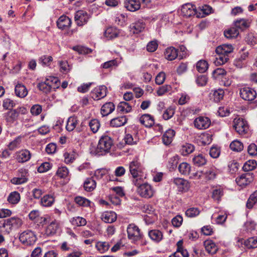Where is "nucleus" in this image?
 I'll return each mask as SVG.
<instances>
[{
    "mask_svg": "<svg viewBox=\"0 0 257 257\" xmlns=\"http://www.w3.org/2000/svg\"><path fill=\"white\" fill-rule=\"evenodd\" d=\"M129 169L133 178L132 182L134 185H138L139 182L146 178V175L144 173L145 169L138 161L131 162L130 164Z\"/></svg>",
    "mask_w": 257,
    "mask_h": 257,
    "instance_id": "nucleus-1",
    "label": "nucleus"
},
{
    "mask_svg": "<svg viewBox=\"0 0 257 257\" xmlns=\"http://www.w3.org/2000/svg\"><path fill=\"white\" fill-rule=\"evenodd\" d=\"M113 144V140L110 137L102 136L95 149V154L98 156L105 155L110 151Z\"/></svg>",
    "mask_w": 257,
    "mask_h": 257,
    "instance_id": "nucleus-2",
    "label": "nucleus"
},
{
    "mask_svg": "<svg viewBox=\"0 0 257 257\" xmlns=\"http://www.w3.org/2000/svg\"><path fill=\"white\" fill-rule=\"evenodd\" d=\"M144 179L139 182L138 185H135L137 187V192L142 197L149 199L152 197L155 191L153 187L148 183H143Z\"/></svg>",
    "mask_w": 257,
    "mask_h": 257,
    "instance_id": "nucleus-3",
    "label": "nucleus"
},
{
    "mask_svg": "<svg viewBox=\"0 0 257 257\" xmlns=\"http://www.w3.org/2000/svg\"><path fill=\"white\" fill-rule=\"evenodd\" d=\"M23 223L21 219L17 217H12L4 220L3 227L5 231L9 233L13 228L20 227Z\"/></svg>",
    "mask_w": 257,
    "mask_h": 257,
    "instance_id": "nucleus-4",
    "label": "nucleus"
},
{
    "mask_svg": "<svg viewBox=\"0 0 257 257\" xmlns=\"http://www.w3.org/2000/svg\"><path fill=\"white\" fill-rule=\"evenodd\" d=\"M19 239L24 244L31 245L35 242L37 238L33 231L28 230L21 233Z\"/></svg>",
    "mask_w": 257,
    "mask_h": 257,
    "instance_id": "nucleus-5",
    "label": "nucleus"
},
{
    "mask_svg": "<svg viewBox=\"0 0 257 257\" xmlns=\"http://www.w3.org/2000/svg\"><path fill=\"white\" fill-rule=\"evenodd\" d=\"M233 127L236 132L239 135L245 134L248 129L246 121L240 118L234 119Z\"/></svg>",
    "mask_w": 257,
    "mask_h": 257,
    "instance_id": "nucleus-6",
    "label": "nucleus"
},
{
    "mask_svg": "<svg viewBox=\"0 0 257 257\" xmlns=\"http://www.w3.org/2000/svg\"><path fill=\"white\" fill-rule=\"evenodd\" d=\"M31 153L27 149H22L15 153V158L20 163H24L29 161L31 158Z\"/></svg>",
    "mask_w": 257,
    "mask_h": 257,
    "instance_id": "nucleus-7",
    "label": "nucleus"
},
{
    "mask_svg": "<svg viewBox=\"0 0 257 257\" xmlns=\"http://www.w3.org/2000/svg\"><path fill=\"white\" fill-rule=\"evenodd\" d=\"M253 180V174L250 172H245L235 179L236 183L240 186L244 187L250 184Z\"/></svg>",
    "mask_w": 257,
    "mask_h": 257,
    "instance_id": "nucleus-8",
    "label": "nucleus"
},
{
    "mask_svg": "<svg viewBox=\"0 0 257 257\" xmlns=\"http://www.w3.org/2000/svg\"><path fill=\"white\" fill-rule=\"evenodd\" d=\"M128 237L134 240L139 239L142 236L139 227L134 224H130L127 228Z\"/></svg>",
    "mask_w": 257,
    "mask_h": 257,
    "instance_id": "nucleus-9",
    "label": "nucleus"
},
{
    "mask_svg": "<svg viewBox=\"0 0 257 257\" xmlns=\"http://www.w3.org/2000/svg\"><path fill=\"white\" fill-rule=\"evenodd\" d=\"M89 18L87 13L82 10H79L75 13L74 19L77 25L82 26L86 24Z\"/></svg>",
    "mask_w": 257,
    "mask_h": 257,
    "instance_id": "nucleus-10",
    "label": "nucleus"
},
{
    "mask_svg": "<svg viewBox=\"0 0 257 257\" xmlns=\"http://www.w3.org/2000/svg\"><path fill=\"white\" fill-rule=\"evenodd\" d=\"M240 95L242 99L245 100L252 101L256 96L255 91L249 87H245L240 89Z\"/></svg>",
    "mask_w": 257,
    "mask_h": 257,
    "instance_id": "nucleus-11",
    "label": "nucleus"
},
{
    "mask_svg": "<svg viewBox=\"0 0 257 257\" xmlns=\"http://www.w3.org/2000/svg\"><path fill=\"white\" fill-rule=\"evenodd\" d=\"M107 93V88L104 85L95 88L91 93L92 98L94 100H99L104 98Z\"/></svg>",
    "mask_w": 257,
    "mask_h": 257,
    "instance_id": "nucleus-12",
    "label": "nucleus"
},
{
    "mask_svg": "<svg viewBox=\"0 0 257 257\" xmlns=\"http://www.w3.org/2000/svg\"><path fill=\"white\" fill-rule=\"evenodd\" d=\"M210 119L204 116H199L197 117L194 121V124L197 128L199 130L206 129L210 125Z\"/></svg>",
    "mask_w": 257,
    "mask_h": 257,
    "instance_id": "nucleus-13",
    "label": "nucleus"
},
{
    "mask_svg": "<svg viewBox=\"0 0 257 257\" xmlns=\"http://www.w3.org/2000/svg\"><path fill=\"white\" fill-rule=\"evenodd\" d=\"M201 172L206 180H212L216 177L218 171L214 166H211L204 169Z\"/></svg>",
    "mask_w": 257,
    "mask_h": 257,
    "instance_id": "nucleus-14",
    "label": "nucleus"
},
{
    "mask_svg": "<svg viewBox=\"0 0 257 257\" xmlns=\"http://www.w3.org/2000/svg\"><path fill=\"white\" fill-rule=\"evenodd\" d=\"M124 6L128 11L135 12L140 9L141 2L140 0H125Z\"/></svg>",
    "mask_w": 257,
    "mask_h": 257,
    "instance_id": "nucleus-15",
    "label": "nucleus"
},
{
    "mask_svg": "<svg viewBox=\"0 0 257 257\" xmlns=\"http://www.w3.org/2000/svg\"><path fill=\"white\" fill-rule=\"evenodd\" d=\"M20 172L22 173L21 176L13 178L11 182L15 185H20L26 183L28 181V173L25 170L21 169Z\"/></svg>",
    "mask_w": 257,
    "mask_h": 257,
    "instance_id": "nucleus-16",
    "label": "nucleus"
},
{
    "mask_svg": "<svg viewBox=\"0 0 257 257\" xmlns=\"http://www.w3.org/2000/svg\"><path fill=\"white\" fill-rule=\"evenodd\" d=\"M250 23L251 21L249 19H239L234 22L233 25L238 30L243 31L250 27Z\"/></svg>",
    "mask_w": 257,
    "mask_h": 257,
    "instance_id": "nucleus-17",
    "label": "nucleus"
},
{
    "mask_svg": "<svg viewBox=\"0 0 257 257\" xmlns=\"http://www.w3.org/2000/svg\"><path fill=\"white\" fill-rule=\"evenodd\" d=\"M181 11L183 16L187 18L196 14V10L194 6L190 4H186L183 5Z\"/></svg>",
    "mask_w": 257,
    "mask_h": 257,
    "instance_id": "nucleus-18",
    "label": "nucleus"
},
{
    "mask_svg": "<svg viewBox=\"0 0 257 257\" xmlns=\"http://www.w3.org/2000/svg\"><path fill=\"white\" fill-rule=\"evenodd\" d=\"M146 24L143 20H139L130 25L131 31L133 34H139L145 28Z\"/></svg>",
    "mask_w": 257,
    "mask_h": 257,
    "instance_id": "nucleus-19",
    "label": "nucleus"
},
{
    "mask_svg": "<svg viewBox=\"0 0 257 257\" xmlns=\"http://www.w3.org/2000/svg\"><path fill=\"white\" fill-rule=\"evenodd\" d=\"M71 24V21L69 17L66 16H61L57 21V25L59 29L64 30L68 29Z\"/></svg>",
    "mask_w": 257,
    "mask_h": 257,
    "instance_id": "nucleus-20",
    "label": "nucleus"
},
{
    "mask_svg": "<svg viewBox=\"0 0 257 257\" xmlns=\"http://www.w3.org/2000/svg\"><path fill=\"white\" fill-rule=\"evenodd\" d=\"M117 216L116 213L111 211H105L101 216V218L102 221L105 223H111L115 221L116 219Z\"/></svg>",
    "mask_w": 257,
    "mask_h": 257,
    "instance_id": "nucleus-21",
    "label": "nucleus"
},
{
    "mask_svg": "<svg viewBox=\"0 0 257 257\" xmlns=\"http://www.w3.org/2000/svg\"><path fill=\"white\" fill-rule=\"evenodd\" d=\"M232 46L230 44H223L218 46L215 50L217 54H222L228 56V54L233 51Z\"/></svg>",
    "mask_w": 257,
    "mask_h": 257,
    "instance_id": "nucleus-22",
    "label": "nucleus"
},
{
    "mask_svg": "<svg viewBox=\"0 0 257 257\" xmlns=\"http://www.w3.org/2000/svg\"><path fill=\"white\" fill-rule=\"evenodd\" d=\"M164 55L167 60L172 61L178 56V50L173 47H170L166 49Z\"/></svg>",
    "mask_w": 257,
    "mask_h": 257,
    "instance_id": "nucleus-23",
    "label": "nucleus"
},
{
    "mask_svg": "<svg viewBox=\"0 0 257 257\" xmlns=\"http://www.w3.org/2000/svg\"><path fill=\"white\" fill-rule=\"evenodd\" d=\"M206 250L210 254L216 253L218 247L216 244L211 240H206L204 242Z\"/></svg>",
    "mask_w": 257,
    "mask_h": 257,
    "instance_id": "nucleus-24",
    "label": "nucleus"
},
{
    "mask_svg": "<svg viewBox=\"0 0 257 257\" xmlns=\"http://www.w3.org/2000/svg\"><path fill=\"white\" fill-rule=\"evenodd\" d=\"M119 31L115 27H110L106 29L104 36L108 39H113L118 37Z\"/></svg>",
    "mask_w": 257,
    "mask_h": 257,
    "instance_id": "nucleus-25",
    "label": "nucleus"
},
{
    "mask_svg": "<svg viewBox=\"0 0 257 257\" xmlns=\"http://www.w3.org/2000/svg\"><path fill=\"white\" fill-rule=\"evenodd\" d=\"M15 91L16 95L20 98H24L28 94L27 89L24 85L21 83L16 85Z\"/></svg>",
    "mask_w": 257,
    "mask_h": 257,
    "instance_id": "nucleus-26",
    "label": "nucleus"
},
{
    "mask_svg": "<svg viewBox=\"0 0 257 257\" xmlns=\"http://www.w3.org/2000/svg\"><path fill=\"white\" fill-rule=\"evenodd\" d=\"M175 135L174 130L170 129L167 130L162 136V141L165 145H169L173 141Z\"/></svg>",
    "mask_w": 257,
    "mask_h": 257,
    "instance_id": "nucleus-27",
    "label": "nucleus"
},
{
    "mask_svg": "<svg viewBox=\"0 0 257 257\" xmlns=\"http://www.w3.org/2000/svg\"><path fill=\"white\" fill-rule=\"evenodd\" d=\"M140 122L146 127H151L154 123L153 117L150 114H145L140 118Z\"/></svg>",
    "mask_w": 257,
    "mask_h": 257,
    "instance_id": "nucleus-28",
    "label": "nucleus"
},
{
    "mask_svg": "<svg viewBox=\"0 0 257 257\" xmlns=\"http://www.w3.org/2000/svg\"><path fill=\"white\" fill-rule=\"evenodd\" d=\"M96 183L94 179V177L87 178L85 181L83 186L85 191L91 192L93 191L96 187Z\"/></svg>",
    "mask_w": 257,
    "mask_h": 257,
    "instance_id": "nucleus-29",
    "label": "nucleus"
},
{
    "mask_svg": "<svg viewBox=\"0 0 257 257\" xmlns=\"http://www.w3.org/2000/svg\"><path fill=\"white\" fill-rule=\"evenodd\" d=\"M115 108V106L112 102H109L102 105L101 108V113L102 116H106L111 113Z\"/></svg>",
    "mask_w": 257,
    "mask_h": 257,
    "instance_id": "nucleus-30",
    "label": "nucleus"
},
{
    "mask_svg": "<svg viewBox=\"0 0 257 257\" xmlns=\"http://www.w3.org/2000/svg\"><path fill=\"white\" fill-rule=\"evenodd\" d=\"M21 199L20 194L17 191L11 192L8 196L7 201L9 203L13 205L18 204Z\"/></svg>",
    "mask_w": 257,
    "mask_h": 257,
    "instance_id": "nucleus-31",
    "label": "nucleus"
},
{
    "mask_svg": "<svg viewBox=\"0 0 257 257\" xmlns=\"http://www.w3.org/2000/svg\"><path fill=\"white\" fill-rule=\"evenodd\" d=\"M127 122L125 116H122L112 119L110 121V125L113 127H119L123 125Z\"/></svg>",
    "mask_w": 257,
    "mask_h": 257,
    "instance_id": "nucleus-32",
    "label": "nucleus"
},
{
    "mask_svg": "<svg viewBox=\"0 0 257 257\" xmlns=\"http://www.w3.org/2000/svg\"><path fill=\"white\" fill-rule=\"evenodd\" d=\"M78 121L77 117L75 116L69 117L67 121L66 129L69 132L73 131L76 128Z\"/></svg>",
    "mask_w": 257,
    "mask_h": 257,
    "instance_id": "nucleus-33",
    "label": "nucleus"
},
{
    "mask_svg": "<svg viewBox=\"0 0 257 257\" xmlns=\"http://www.w3.org/2000/svg\"><path fill=\"white\" fill-rule=\"evenodd\" d=\"M58 225L57 222L54 220L52 221L47 226L45 229V233L47 235L50 236L56 233L58 229Z\"/></svg>",
    "mask_w": 257,
    "mask_h": 257,
    "instance_id": "nucleus-34",
    "label": "nucleus"
},
{
    "mask_svg": "<svg viewBox=\"0 0 257 257\" xmlns=\"http://www.w3.org/2000/svg\"><path fill=\"white\" fill-rule=\"evenodd\" d=\"M211 97L215 102H218L222 100L224 95V91L222 89H218L212 91V93H210Z\"/></svg>",
    "mask_w": 257,
    "mask_h": 257,
    "instance_id": "nucleus-35",
    "label": "nucleus"
},
{
    "mask_svg": "<svg viewBox=\"0 0 257 257\" xmlns=\"http://www.w3.org/2000/svg\"><path fill=\"white\" fill-rule=\"evenodd\" d=\"M55 199L52 195H45L41 200V204L45 207L51 206L54 202Z\"/></svg>",
    "mask_w": 257,
    "mask_h": 257,
    "instance_id": "nucleus-36",
    "label": "nucleus"
},
{
    "mask_svg": "<svg viewBox=\"0 0 257 257\" xmlns=\"http://www.w3.org/2000/svg\"><path fill=\"white\" fill-rule=\"evenodd\" d=\"M117 110L123 113H128L131 111L132 106L126 101H121L117 106Z\"/></svg>",
    "mask_w": 257,
    "mask_h": 257,
    "instance_id": "nucleus-37",
    "label": "nucleus"
},
{
    "mask_svg": "<svg viewBox=\"0 0 257 257\" xmlns=\"http://www.w3.org/2000/svg\"><path fill=\"white\" fill-rule=\"evenodd\" d=\"M173 182L178 186L180 191H184L188 189L187 181L182 178H175L173 180Z\"/></svg>",
    "mask_w": 257,
    "mask_h": 257,
    "instance_id": "nucleus-38",
    "label": "nucleus"
},
{
    "mask_svg": "<svg viewBox=\"0 0 257 257\" xmlns=\"http://www.w3.org/2000/svg\"><path fill=\"white\" fill-rule=\"evenodd\" d=\"M150 237L156 242L160 241L163 238V234L161 231L157 229L152 230L149 232Z\"/></svg>",
    "mask_w": 257,
    "mask_h": 257,
    "instance_id": "nucleus-39",
    "label": "nucleus"
},
{
    "mask_svg": "<svg viewBox=\"0 0 257 257\" xmlns=\"http://www.w3.org/2000/svg\"><path fill=\"white\" fill-rule=\"evenodd\" d=\"M192 161L194 165L198 167L203 166L206 164L207 162V160L205 157L202 154L195 155L193 157Z\"/></svg>",
    "mask_w": 257,
    "mask_h": 257,
    "instance_id": "nucleus-40",
    "label": "nucleus"
},
{
    "mask_svg": "<svg viewBox=\"0 0 257 257\" xmlns=\"http://www.w3.org/2000/svg\"><path fill=\"white\" fill-rule=\"evenodd\" d=\"M223 195V189L220 186L216 187L212 190V197L216 201L220 200L221 197Z\"/></svg>",
    "mask_w": 257,
    "mask_h": 257,
    "instance_id": "nucleus-41",
    "label": "nucleus"
},
{
    "mask_svg": "<svg viewBox=\"0 0 257 257\" xmlns=\"http://www.w3.org/2000/svg\"><path fill=\"white\" fill-rule=\"evenodd\" d=\"M191 167L190 165L186 162L181 163L178 167L179 172L183 175H188L190 174Z\"/></svg>",
    "mask_w": 257,
    "mask_h": 257,
    "instance_id": "nucleus-42",
    "label": "nucleus"
},
{
    "mask_svg": "<svg viewBox=\"0 0 257 257\" xmlns=\"http://www.w3.org/2000/svg\"><path fill=\"white\" fill-rule=\"evenodd\" d=\"M194 150V147L193 145L189 143H185L181 147L180 152L183 156H187L192 153Z\"/></svg>",
    "mask_w": 257,
    "mask_h": 257,
    "instance_id": "nucleus-43",
    "label": "nucleus"
},
{
    "mask_svg": "<svg viewBox=\"0 0 257 257\" xmlns=\"http://www.w3.org/2000/svg\"><path fill=\"white\" fill-rule=\"evenodd\" d=\"M238 30L234 26L230 29L226 30L224 32V35L225 37L229 39L234 38L237 37L239 35Z\"/></svg>",
    "mask_w": 257,
    "mask_h": 257,
    "instance_id": "nucleus-44",
    "label": "nucleus"
},
{
    "mask_svg": "<svg viewBox=\"0 0 257 257\" xmlns=\"http://www.w3.org/2000/svg\"><path fill=\"white\" fill-rule=\"evenodd\" d=\"M74 201L80 206L88 207L90 205V201L81 196H76L74 199Z\"/></svg>",
    "mask_w": 257,
    "mask_h": 257,
    "instance_id": "nucleus-45",
    "label": "nucleus"
},
{
    "mask_svg": "<svg viewBox=\"0 0 257 257\" xmlns=\"http://www.w3.org/2000/svg\"><path fill=\"white\" fill-rule=\"evenodd\" d=\"M257 202V190L253 192L249 196L246 202V207L251 209Z\"/></svg>",
    "mask_w": 257,
    "mask_h": 257,
    "instance_id": "nucleus-46",
    "label": "nucleus"
},
{
    "mask_svg": "<svg viewBox=\"0 0 257 257\" xmlns=\"http://www.w3.org/2000/svg\"><path fill=\"white\" fill-rule=\"evenodd\" d=\"M46 82L51 86V89H56L59 87L60 81L57 77H49L45 79Z\"/></svg>",
    "mask_w": 257,
    "mask_h": 257,
    "instance_id": "nucleus-47",
    "label": "nucleus"
},
{
    "mask_svg": "<svg viewBox=\"0 0 257 257\" xmlns=\"http://www.w3.org/2000/svg\"><path fill=\"white\" fill-rule=\"evenodd\" d=\"M256 165V163L255 160H250L246 162L242 167L243 170L246 172L253 170Z\"/></svg>",
    "mask_w": 257,
    "mask_h": 257,
    "instance_id": "nucleus-48",
    "label": "nucleus"
},
{
    "mask_svg": "<svg viewBox=\"0 0 257 257\" xmlns=\"http://www.w3.org/2000/svg\"><path fill=\"white\" fill-rule=\"evenodd\" d=\"M18 116V110L16 109H12L7 113L6 117L7 121L12 123L17 119Z\"/></svg>",
    "mask_w": 257,
    "mask_h": 257,
    "instance_id": "nucleus-49",
    "label": "nucleus"
},
{
    "mask_svg": "<svg viewBox=\"0 0 257 257\" xmlns=\"http://www.w3.org/2000/svg\"><path fill=\"white\" fill-rule=\"evenodd\" d=\"M208 68L207 62L204 60H199L196 64L197 70L200 73L205 72Z\"/></svg>",
    "mask_w": 257,
    "mask_h": 257,
    "instance_id": "nucleus-50",
    "label": "nucleus"
},
{
    "mask_svg": "<svg viewBox=\"0 0 257 257\" xmlns=\"http://www.w3.org/2000/svg\"><path fill=\"white\" fill-rule=\"evenodd\" d=\"M89 126L91 131L94 134L97 133L100 127V124L97 119H92L89 122Z\"/></svg>",
    "mask_w": 257,
    "mask_h": 257,
    "instance_id": "nucleus-51",
    "label": "nucleus"
},
{
    "mask_svg": "<svg viewBox=\"0 0 257 257\" xmlns=\"http://www.w3.org/2000/svg\"><path fill=\"white\" fill-rule=\"evenodd\" d=\"M230 148L233 151L240 152L243 149V145L241 142L235 140L231 143Z\"/></svg>",
    "mask_w": 257,
    "mask_h": 257,
    "instance_id": "nucleus-52",
    "label": "nucleus"
},
{
    "mask_svg": "<svg viewBox=\"0 0 257 257\" xmlns=\"http://www.w3.org/2000/svg\"><path fill=\"white\" fill-rule=\"evenodd\" d=\"M39 89L45 93H49L51 90V86L45 80L38 84Z\"/></svg>",
    "mask_w": 257,
    "mask_h": 257,
    "instance_id": "nucleus-53",
    "label": "nucleus"
},
{
    "mask_svg": "<svg viewBox=\"0 0 257 257\" xmlns=\"http://www.w3.org/2000/svg\"><path fill=\"white\" fill-rule=\"evenodd\" d=\"M71 222L73 225L77 226H84L86 224V220L85 218L77 216L72 219Z\"/></svg>",
    "mask_w": 257,
    "mask_h": 257,
    "instance_id": "nucleus-54",
    "label": "nucleus"
},
{
    "mask_svg": "<svg viewBox=\"0 0 257 257\" xmlns=\"http://www.w3.org/2000/svg\"><path fill=\"white\" fill-rule=\"evenodd\" d=\"M200 213V211L198 208L191 207L188 208L185 212V214L189 217H194Z\"/></svg>",
    "mask_w": 257,
    "mask_h": 257,
    "instance_id": "nucleus-55",
    "label": "nucleus"
},
{
    "mask_svg": "<svg viewBox=\"0 0 257 257\" xmlns=\"http://www.w3.org/2000/svg\"><path fill=\"white\" fill-rule=\"evenodd\" d=\"M246 41L249 45L254 46L257 44V36L253 33H250L246 37Z\"/></svg>",
    "mask_w": 257,
    "mask_h": 257,
    "instance_id": "nucleus-56",
    "label": "nucleus"
},
{
    "mask_svg": "<svg viewBox=\"0 0 257 257\" xmlns=\"http://www.w3.org/2000/svg\"><path fill=\"white\" fill-rule=\"evenodd\" d=\"M244 245L248 248H253L257 247V239L250 237L244 241Z\"/></svg>",
    "mask_w": 257,
    "mask_h": 257,
    "instance_id": "nucleus-57",
    "label": "nucleus"
},
{
    "mask_svg": "<svg viewBox=\"0 0 257 257\" xmlns=\"http://www.w3.org/2000/svg\"><path fill=\"white\" fill-rule=\"evenodd\" d=\"M22 142V137L19 136L16 138L14 140L11 142L9 145V148L11 150H14L18 148Z\"/></svg>",
    "mask_w": 257,
    "mask_h": 257,
    "instance_id": "nucleus-58",
    "label": "nucleus"
},
{
    "mask_svg": "<svg viewBox=\"0 0 257 257\" xmlns=\"http://www.w3.org/2000/svg\"><path fill=\"white\" fill-rule=\"evenodd\" d=\"M172 87L170 85H164L160 86L157 91V93L158 96H162L167 92L171 90Z\"/></svg>",
    "mask_w": 257,
    "mask_h": 257,
    "instance_id": "nucleus-59",
    "label": "nucleus"
},
{
    "mask_svg": "<svg viewBox=\"0 0 257 257\" xmlns=\"http://www.w3.org/2000/svg\"><path fill=\"white\" fill-rule=\"evenodd\" d=\"M95 246L100 253L104 252L109 248V244L106 242H98Z\"/></svg>",
    "mask_w": 257,
    "mask_h": 257,
    "instance_id": "nucleus-60",
    "label": "nucleus"
},
{
    "mask_svg": "<svg viewBox=\"0 0 257 257\" xmlns=\"http://www.w3.org/2000/svg\"><path fill=\"white\" fill-rule=\"evenodd\" d=\"M68 170L66 167H60L58 169L56 175L61 178H64L68 175Z\"/></svg>",
    "mask_w": 257,
    "mask_h": 257,
    "instance_id": "nucleus-61",
    "label": "nucleus"
},
{
    "mask_svg": "<svg viewBox=\"0 0 257 257\" xmlns=\"http://www.w3.org/2000/svg\"><path fill=\"white\" fill-rule=\"evenodd\" d=\"M15 106V102L10 98H6L3 100V106L5 109H9Z\"/></svg>",
    "mask_w": 257,
    "mask_h": 257,
    "instance_id": "nucleus-62",
    "label": "nucleus"
},
{
    "mask_svg": "<svg viewBox=\"0 0 257 257\" xmlns=\"http://www.w3.org/2000/svg\"><path fill=\"white\" fill-rule=\"evenodd\" d=\"M175 109L172 107H170L166 109L163 114V117L165 120L171 118L174 114Z\"/></svg>",
    "mask_w": 257,
    "mask_h": 257,
    "instance_id": "nucleus-63",
    "label": "nucleus"
},
{
    "mask_svg": "<svg viewBox=\"0 0 257 257\" xmlns=\"http://www.w3.org/2000/svg\"><path fill=\"white\" fill-rule=\"evenodd\" d=\"M218 57H216V60L215 63L216 65H222L226 63L228 60V56L222 54H218Z\"/></svg>",
    "mask_w": 257,
    "mask_h": 257,
    "instance_id": "nucleus-64",
    "label": "nucleus"
}]
</instances>
